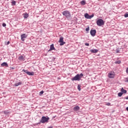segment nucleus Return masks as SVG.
I'll use <instances>...</instances> for the list:
<instances>
[{
    "instance_id": "nucleus-1",
    "label": "nucleus",
    "mask_w": 128,
    "mask_h": 128,
    "mask_svg": "<svg viewBox=\"0 0 128 128\" xmlns=\"http://www.w3.org/2000/svg\"><path fill=\"white\" fill-rule=\"evenodd\" d=\"M50 118H48V116H43L42 117L40 122L38 123V124H46V122H48Z\"/></svg>"
},
{
    "instance_id": "nucleus-2",
    "label": "nucleus",
    "mask_w": 128,
    "mask_h": 128,
    "mask_svg": "<svg viewBox=\"0 0 128 128\" xmlns=\"http://www.w3.org/2000/svg\"><path fill=\"white\" fill-rule=\"evenodd\" d=\"M84 76V74L81 73L80 74H77L76 76H74L73 78H71V80L74 82V80H80V78Z\"/></svg>"
},
{
    "instance_id": "nucleus-3",
    "label": "nucleus",
    "mask_w": 128,
    "mask_h": 128,
    "mask_svg": "<svg viewBox=\"0 0 128 128\" xmlns=\"http://www.w3.org/2000/svg\"><path fill=\"white\" fill-rule=\"evenodd\" d=\"M62 14L64 16L68 18V20H70V18H72V14L70 11L66 10L64 11Z\"/></svg>"
},
{
    "instance_id": "nucleus-4",
    "label": "nucleus",
    "mask_w": 128,
    "mask_h": 128,
    "mask_svg": "<svg viewBox=\"0 0 128 128\" xmlns=\"http://www.w3.org/2000/svg\"><path fill=\"white\" fill-rule=\"evenodd\" d=\"M96 24L98 26H104V22L102 19H98L96 21Z\"/></svg>"
},
{
    "instance_id": "nucleus-5",
    "label": "nucleus",
    "mask_w": 128,
    "mask_h": 128,
    "mask_svg": "<svg viewBox=\"0 0 128 128\" xmlns=\"http://www.w3.org/2000/svg\"><path fill=\"white\" fill-rule=\"evenodd\" d=\"M22 72H25L26 74H28V76H34V72H30L28 71V70H26L24 69L22 70Z\"/></svg>"
},
{
    "instance_id": "nucleus-6",
    "label": "nucleus",
    "mask_w": 128,
    "mask_h": 128,
    "mask_svg": "<svg viewBox=\"0 0 128 128\" xmlns=\"http://www.w3.org/2000/svg\"><path fill=\"white\" fill-rule=\"evenodd\" d=\"M21 38V40L22 42H24L26 38H28V34H23L20 36Z\"/></svg>"
},
{
    "instance_id": "nucleus-7",
    "label": "nucleus",
    "mask_w": 128,
    "mask_h": 128,
    "mask_svg": "<svg viewBox=\"0 0 128 128\" xmlns=\"http://www.w3.org/2000/svg\"><path fill=\"white\" fill-rule=\"evenodd\" d=\"M84 18H88V19L90 20V18H94V14H92L91 16H90L88 14L86 13L84 14Z\"/></svg>"
},
{
    "instance_id": "nucleus-8",
    "label": "nucleus",
    "mask_w": 128,
    "mask_h": 128,
    "mask_svg": "<svg viewBox=\"0 0 128 128\" xmlns=\"http://www.w3.org/2000/svg\"><path fill=\"white\" fill-rule=\"evenodd\" d=\"M90 34L92 36H96V30H91Z\"/></svg>"
},
{
    "instance_id": "nucleus-9",
    "label": "nucleus",
    "mask_w": 128,
    "mask_h": 128,
    "mask_svg": "<svg viewBox=\"0 0 128 128\" xmlns=\"http://www.w3.org/2000/svg\"><path fill=\"white\" fill-rule=\"evenodd\" d=\"M114 76H116V74L112 73H109L108 74V77L109 78H114Z\"/></svg>"
},
{
    "instance_id": "nucleus-10",
    "label": "nucleus",
    "mask_w": 128,
    "mask_h": 128,
    "mask_svg": "<svg viewBox=\"0 0 128 128\" xmlns=\"http://www.w3.org/2000/svg\"><path fill=\"white\" fill-rule=\"evenodd\" d=\"M54 50H56V48H54V44H52L50 46V48L48 52H50V51Z\"/></svg>"
},
{
    "instance_id": "nucleus-11",
    "label": "nucleus",
    "mask_w": 128,
    "mask_h": 128,
    "mask_svg": "<svg viewBox=\"0 0 128 128\" xmlns=\"http://www.w3.org/2000/svg\"><path fill=\"white\" fill-rule=\"evenodd\" d=\"M90 52L92 54H96V52H98V50L96 49H94V50H90Z\"/></svg>"
},
{
    "instance_id": "nucleus-12",
    "label": "nucleus",
    "mask_w": 128,
    "mask_h": 128,
    "mask_svg": "<svg viewBox=\"0 0 128 128\" xmlns=\"http://www.w3.org/2000/svg\"><path fill=\"white\" fill-rule=\"evenodd\" d=\"M1 66H6L8 67V63L6 62H4L1 64Z\"/></svg>"
},
{
    "instance_id": "nucleus-13",
    "label": "nucleus",
    "mask_w": 128,
    "mask_h": 128,
    "mask_svg": "<svg viewBox=\"0 0 128 128\" xmlns=\"http://www.w3.org/2000/svg\"><path fill=\"white\" fill-rule=\"evenodd\" d=\"M74 112H78V110H80V106H76L74 107Z\"/></svg>"
},
{
    "instance_id": "nucleus-14",
    "label": "nucleus",
    "mask_w": 128,
    "mask_h": 128,
    "mask_svg": "<svg viewBox=\"0 0 128 128\" xmlns=\"http://www.w3.org/2000/svg\"><path fill=\"white\" fill-rule=\"evenodd\" d=\"M24 18H28V14L26 12L23 14Z\"/></svg>"
},
{
    "instance_id": "nucleus-15",
    "label": "nucleus",
    "mask_w": 128,
    "mask_h": 128,
    "mask_svg": "<svg viewBox=\"0 0 128 128\" xmlns=\"http://www.w3.org/2000/svg\"><path fill=\"white\" fill-rule=\"evenodd\" d=\"M19 60H24V56H21L18 57Z\"/></svg>"
},
{
    "instance_id": "nucleus-16",
    "label": "nucleus",
    "mask_w": 128,
    "mask_h": 128,
    "mask_svg": "<svg viewBox=\"0 0 128 128\" xmlns=\"http://www.w3.org/2000/svg\"><path fill=\"white\" fill-rule=\"evenodd\" d=\"M121 92L122 93V94H126V90L124 89V88H122V89H121Z\"/></svg>"
},
{
    "instance_id": "nucleus-17",
    "label": "nucleus",
    "mask_w": 128,
    "mask_h": 128,
    "mask_svg": "<svg viewBox=\"0 0 128 128\" xmlns=\"http://www.w3.org/2000/svg\"><path fill=\"white\" fill-rule=\"evenodd\" d=\"M80 4H82V6L86 5V0H83L81 1L80 2Z\"/></svg>"
},
{
    "instance_id": "nucleus-18",
    "label": "nucleus",
    "mask_w": 128,
    "mask_h": 128,
    "mask_svg": "<svg viewBox=\"0 0 128 128\" xmlns=\"http://www.w3.org/2000/svg\"><path fill=\"white\" fill-rule=\"evenodd\" d=\"M20 84H22V82H19L18 83H16L14 86H20Z\"/></svg>"
},
{
    "instance_id": "nucleus-19",
    "label": "nucleus",
    "mask_w": 128,
    "mask_h": 128,
    "mask_svg": "<svg viewBox=\"0 0 128 128\" xmlns=\"http://www.w3.org/2000/svg\"><path fill=\"white\" fill-rule=\"evenodd\" d=\"M64 42V37H60L58 42Z\"/></svg>"
},
{
    "instance_id": "nucleus-20",
    "label": "nucleus",
    "mask_w": 128,
    "mask_h": 128,
    "mask_svg": "<svg viewBox=\"0 0 128 128\" xmlns=\"http://www.w3.org/2000/svg\"><path fill=\"white\" fill-rule=\"evenodd\" d=\"M121 62L120 60H117V61H116L114 62L115 64H120Z\"/></svg>"
},
{
    "instance_id": "nucleus-21",
    "label": "nucleus",
    "mask_w": 128,
    "mask_h": 128,
    "mask_svg": "<svg viewBox=\"0 0 128 128\" xmlns=\"http://www.w3.org/2000/svg\"><path fill=\"white\" fill-rule=\"evenodd\" d=\"M16 2L14 0L12 2V6H16Z\"/></svg>"
},
{
    "instance_id": "nucleus-22",
    "label": "nucleus",
    "mask_w": 128,
    "mask_h": 128,
    "mask_svg": "<svg viewBox=\"0 0 128 128\" xmlns=\"http://www.w3.org/2000/svg\"><path fill=\"white\" fill-rule=\"evenodd\" d=\"M66 42L62 41V42H60V46H64V44H65Z\"/></svg>"
},
{
    "instance_id": "nucleus-23",
    "label": "nucleus",
    "mask_w": 128,
    "mask_h": 128,
    "mask_svg": "<svg viewBox=\"0 0 128 128\" xmlns=\"http://www.w3.org/2000/svg\"><path fill=\"white\" fill-rule=\"evenodd\" d=\"M78 90L80 91V90H81V88H80V84H78Z\"/></svg>"
},
{
    "instance_id": "nucleus-24",
    "label": "nucleus",
    "mask_w": 128,
    "mask_h": 128,
    "mask_svg": "<svg viewBox=\"0 0 128 128\" xmlns=\"http://www.w3.org/2000/svg\"><path fill=\"white\" fill-rule=\"evenodd\" d=\"M122 92H120L119 93H118V96H122Z\"/></svg>"
},
{
    "instance_id": "nucleus-25",
    "label": "nucleus",
    "mask_w": 128,
    "mask_h": 128,
    "mask_svg": "<svg viewBox=\"0 0 128 128\" xmlns=\"http://www.w3.org/2000/svg\"><path fill=\"white\" fill-rule=\"evenodd\" d=\"M4 112L5 114H10V112L8 111H4Z\"/></svg>"
},
{
    "instance_id": "nucleus-26",
    "label": "nucleus",
    "mask_w": 128,
    "mask_h": 128,
    "mask_svg": "<svg viewBox=\"0 0 128 128\" xmlns=\"http://www.w3.org/2000/svg\"><path fill=\"white\" fill-rule=\"evenodd\" d=\"M42 94H44V90H42L40 92V95L42 96Z\"/></svg>"
},
{
    "instance_id": "nucleus-27",
    "label": "nucleus",
    "mask_w": 128,
    "mask_h": 128,
    "mask_svg": "<svg viewBox=\"0 0 128 128\" xmlns=\"http://www.w3.org/2000/svg\"><path fill=\"white\" fill-rule=\"evenodd\" d=\"M2 26L4 28L5 26H6V23H3Z\"/></svg>"
},
{
    "instance_id": "nucleus-28",
    "label": "nucleus",
    "mask_w": 128,
    "mask_h": 128,
    "mask_svg": "<svg viewBox=\"0 0 128 128\" xmlns=\"http://www.w3.org/2000/svg\"><path fill=\"white\" fill-rule=\"evenodd\" d=\"M124 16V18H128V14H125Z\"/></svg>"
},
{
    "instance_id": "nucleus-29",
    "label": "nucleus",
    "mask_w": 128,
    "mask_h": 128,
    "mask_svg": "<svg viewBox=\"0 0 128 128\" xmlns=\"http://www.w3.org/2000/svg\"><path fill=\"white\" fill-rule=\"evenodd\" d=\"M86 32H88L90 30V27H88L86 28Z\"/></svg>"
},
{
    "instance_id": "nucleus-30",
    "label": "nucleus",
    "mask_w": 128,
    "mask_h": 128,
    "mask_svg": "<svg viewBox=\"0 0 128 128\" xmlns=\"http://www.w3.org/2000/svg\"><path fill=\"white\" fill-rule=\"evenodd\" d=\"M120 50L119 49H116V54H118L120 52Z\"/></svg>"
},
{
    "instance_id": "nucleus-31",
    "label": "nucleus",
    "mask_w": 128,
    "mask_h": 128,
    "mask_svg": "<svg viewBox=\"0 0 128 128\" xmlns=\"http://www.w3.org/2000/svg\"><path fill=\"white\" fill-rule=\"evenodd\" d=\"M125 82H128V77L126 78V79H125Z\"/></svg>"
},
{
    "instance_id": "nucleus-32",
    "label": "nucleus",
    "mask_w": 128,
    "mask_h": 128,
    "mask_svg": "<svg viewBox=\"0 0 128 128\" xmlns=\"http://www.w3.org/2000/svg\"><path fill=\"white\" fill-rule=\"evenodd\" d=\"M6 44L7 46H8V44H10V41L6 42Z\"/></svg>"
},
{
    "instance_id": "nucleus-33",
    "label": "nucleus",
    "mask_w": 128,
    "mask_h": 128,
    "mask_svg": "<svg viewBox=\"0 0 128 128\" xmlns=\"http://www.w3.org/2000/svg\"><path fill=\"white\" fill-rule=\"evenodd\" d=\"M85 46H90V44L88 43H85Z\"/></svg>"
},
{
    "instance_id": "nucleus-34",
    "label": "nucleus",
    "mask_w": 128,
    "mask_h": 128,
    "mask_svg": "<svg viewBox=\"0 0 128 128\" xmlns=\"http://www.w3.org/2000/svg\"><path fill=\"white\" fill-rule=\"evenodd\" d=\"M126 74H128V68H127L126 69Z\"/></svg>"
},
{
    "instance_id": "nucleus-35",
    "label": "nucleus",
    "mask_w": 128,
    "mask_h": 128,
    "mask_svg": "<svg viewBox=\"0 0 128 128\" xmlns=\"http://www.w3.org/2000/svg\"><path fill=\"white\" fill-rule=\"evenodd\" d=\"M126 110H127V112H128V107L126 108Z\"/></svg>"
},
{
    "instance_id": "nucleus-36",
    "label": "nucleus",
    "mask_w": 128,
    "mask_h": 128,
    "mask_svg": "<svg viewBox=\"0 0 128 128\" xmlns=\"http://www.w3.org/2000/svg\"><path fill=\"white\" fill-rule=\"evenodd\" d=\"M110 103H108V106H110Z\"/></svg>"
}]
</instances>
